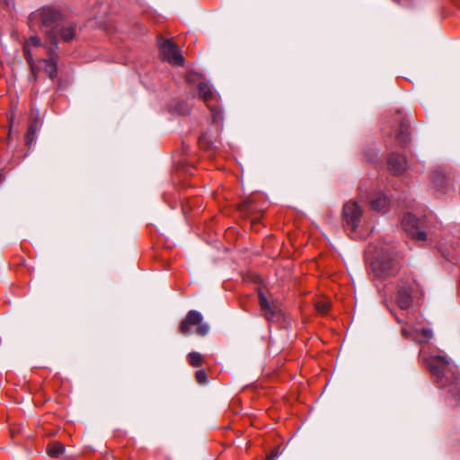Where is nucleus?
<instances>
[{
    "label": "nucleus",
    "mask_w": 460,
    "mask_h": 460,
    "mask_svg": "<svg viewBox=\"0 0 460 460\" xmlns=\"http://www.w3.org/2000/svg\"><path fill=\"white\" fill-rule=\"evenodd\" d=\"M423 358L438 386L446 390L458 405L460 403V376L456 367L445 355L430 354L424 356Z\"/></svg>",
    "instance_id": "1"
},
{
    "label": "nucleus",
    "mask_w": 460,
    "mask_h": 460,
    "mask_svg": "<svg viewBox=\"0 0 460 460\" xmlns=\"http://www.w3.org/2000/svg\"><path fill=\"white\" fill-rule=\"evenodd\" d=\"M41 31L52 43V47L58 49V36L65 41H70L75 34V24L64 19L60 12L45 8L41 12Z\"/></svg>",
    "instance_id": "2"
},
{
    "label": "nucleus",
    "mask_w": 460,
    "mask_h": 460,
    "mask_svg": "<svg viewBox=\"0 0 460 460\" xmlns=\"http://www.w3.org/2000/svg\"><path fill=\"white\" fill-rule=\"evenodd\" d=\"M363 209L355 201H348L343 206L342 219L344 226L350 232L352 238H358V229L361 226Z\"/></svg>",
    "instance_id": "3"
},
{
    "label": "nucleus",
    "mask_w": 460,
    "mask_h": 460,
    "mask_svg": "<svg viewBox=\"0 0 460 460\" xmlns=\"http://www.w3.org/2000/svg\"><path fill=\"white\" fill-rule=\"evenodd\" d=\"M402 226L417 242H426L428 239H431L430 233L425 231L428 227L426 219H420L408 213L402 219Z\"/></svg>",
    "instance_id": "4"
},
{
    "label": "nucleus",
    "mask_w": 460,
    "mask_h": 460,
    "mask_svg": "<svg viewBox=\"0 0 460 460\" xmlns=\"http://www.w3.org/2000/svg\"><path fill=\"white\" fill-rule=\"evenodd\" d=\"M180 331L183 335L195 332L199 336H205L209 331V326L203 322V316L199 312L190 310L181 323Z\"/></svg>",
    "instance_id": "5"
},
{
    "label": "nucleus",
    "mask_w": 460,
    "mask_h": 460,
    "mask_svg": "<svg viewBox=\"0 0 460 460\" xmlns=\"http://www.w3.org/2000/svg\"><path fill=\"white\" fill-rule=\"evenodd\" d=\"M372 269L377 278L385 279L399 271V264L394 258L383 254L376 258L372 263Z\"/></svg>",
    "instance_id": "6"
},
{
    "label": "nucleus",
    "mask_w": 460,
    "mask_h": 460,
    "mask_svg": "<svg viewBox=\"0 0 460 460\" xmlns=\"http://www.w3.org/2000/svg\"><path fill=\"white\" fill-rule=\"evenodd\" d=\"M416 286L417 284L415 281L410 277L401 278L399 282L396 284V302L401 309L406 310L411 306V295L414 292Z\"/></svg>",
    "instance_id": "7"
},
{
    "label": "nucleus",
    "mask_w": 460,
    "mask_h": 460,
    "mask_svg": "<svg viewBox=\"0 0 460 460\" xmlns=\"http://www.w3.org/2000/svg\"><path fill=\"white\" fill-rule=\"evenodd\" d=\"M160 52L164 59L174 66L183 64V57L178 47L170 40H163L160 42Z\"/></svg>",
    "instance_id": "8"
},
{
    "label": "nucleus",
    "mask_w": 460,
    "mask_h": 460,
    "mask_svg": "<svg viewBox=\"0 0 460 460\" xmlns=\"http://www.w3.org/2000/svg\"><path fill=\"white\" fill-rule=\"evenodd\" d=\"M402 333L404 337L411 338L419 343L426 342L432 337V331L430 329H420L417 326H414L410 330L403 327L402 329Z\"/></svg>",
    "instance_id": "9"
},
{
    "label": "nucleus",
    "mask_w": 460,
    "mask_h": 460,
    "mask_svg": "<svg viewBox=\"0 0 460 460\" xmlns=\"http://www.w3.org/2000/svg\"><path fill=\"white\" fill-rule=\"evenodd\" d=\"M260 305L268 321L273 322L279 320L280 313L275 305H271L263 293L259 294Z\"/></svg>",
    "instance_id": "10"
},
{
    "label": "nucleus",
    "mask_w": 460,
    "mask_h": 460,
    "mask_svg": "<svg viewBox=\"0 0 460 460\" xmlns=\"http://www.w3.org/2000/svg\"><path fill=\"white\" fill-rule=\"evenodd\" d=\"M408 166L405 157L399 154H392L388 159V169L394 174L402 173Z\"/></svg>",
    "instance_id": "11"
},
{
    "label": "nucleus",
    "mask_w": 460,
    "mask_h": 460,
    "mask_svg": "<svg viewBox=\"0 0 460 460\" xmlns=\"http://www.w3.org/2000/svg\"><path fill=\"white\" fill-rule=\"evenodd\" d=\"M55 48L49 47L48 49L49 58L45 59H40L45 64V72L49 75L50 79H54L57 77L58 69H57V57L58 55L55 52Z\"/></svg>",
    "instance_id": "12"
},
{
    "label": "nucleus",
    "mask_w": 460,
    "mask_h": 460,
    "mask_svg": "<svg viewBox=\"0 0 460 460\" xmlns=\"http://www.w3.org/2000/svg\"><path fill=\"white\" fill-rule=\"evenodd\" d=\"M39 46H40V40L38 37L33 36L28 40V41L25 43V45L23 47L26 59H27L28 63L30 64V66L33 73H35V64L33 61L32 52H31V47H39Z\"/></svg>",
    "instance_id": "13"
},
{
    "label": "nucleus",
    "mask_w": 460,
    "mask_h": 460,
    "mask_svg": "<svg viewBox=\"0 0 460 460\" xmlns=\"http://www.w3.org/2000/svg\"><path fill=\"white\" fill-rule=\"evenodd\" d=\"M199 94L208 106V104H211V101L216 99V93L213 87L205 82H200L199 84Z\"/></svg>",
    "instance_id": "14"
},
{
    "label": "nucleus",
    "mask_w": 460,
    "mask_h": 460,
    "mask_svg": "<svg viewBox=\"0 0 460 460\" xmlns=\"http://www.w3.org/2000/svg\"><path fill=\"white\" fill-rule=\"evenodd\" d=\"M389 202L388 198L384 193H378L376 197L370 199L371 208L378 212H385Z\"/></svg>",
    "instance_id": "15"
},
{
    "label": "nucleus",
    "mask_w": 460,
    "mask_h": 460,
    "mask_svg": "<svg viewBox=\"0 0 460 460\" xmlns=\"http://www.w3.org/2000/svg\"><path fill=\"white\" fill-rule=\"evenodd\" d=\"M409 121L402 119L400 122V128L397 132V138L402 143H406L409 140Z\"/></svg>",
    "instance_id": "16"
},
{
    "label": "nucleus",
    "mask_w": 460,
    "mask_h": 460,
    "mask_svg": "<svg viewBox=\"0 0 460 460\" xmlns=\"http://www.w3.org/2000/svg\"><path fill=\"white\" fill-rule=\"evenodd\" d=\"M65 447L62 443L54 441L48 446V454L52 457H59L63 455Z\"/></svg>",
    "instance_id": "17"
},
{
    "label": "nucleus",
    "mask_w": 460,
    "mask_h": 460,
    "mask_svg": "<svg viewBox=\"0 0 460 460\" xmlns=\"http://www.w3.org/2000/svg\"><path fill=\"white\" fill-rule=\"evenodd\" d=\"M38 130L37 122H32L28 128V132L25 137V141L28 146H31L36 137V132Z\"/></svg>",
    "instance_id": "18"
},
{
    "label": "nucleus",
    "mask_w": 460,
    "mask_h": 460,
    "mask_svg": "<svg viewBox=\"0 0 460 460\" xmlns=\"http://www.w3.org/2000/svg\"><path fill=\"white\" fill-rule=\"evenodd\" d=\"M188 361L192 367H199L203 362V357L199 352H190L188 354Z\"/></svg>",
    "instance_id": "19"
},
{
    "label": "nucleus",
    "mask_w": 460,
    "mask_h": 460,
    "mask_svg": "<svg viewBox=\"0 0 460 460\" xmlns=\"http://www.w3.org/2000/svg\"><path fill=\"white\" fill-rule=\"evenodd\" d=\"M210 110V112H211V116H212V119H213V122L215 123H220L222 121V112L221 111L215 107L214 105L212 104H208V106Z\"/></svg>",
    "instance_id": "20"
},
{
    "label": "nucleus",
    "mask_w": 460,
    "mask_h": 460,
    "mask_svg": "<svg viewBox=\"0 0 460 460\" xmlns=\"http://www.w3.org/2000/svg\"><path fill=\"white\" fill-rule=\"evenodd\" d=\"M316 310L321 314H326L330 308V303L325 300L318 301L315 304Z\"/></svg>",
    "instance_id": "21"
},
{
    "label": "nucleus",
    "mask_w": 460,
    "mask_h": 460,
    "mask_svg": "<svg viewBox=\"0 0 460 460\" xmlns=\"http://www.w3.org/2000/svg\"><path fill=\"white\" fill-rule=\"evenodd\" d=\"M196 380L200 385H205L208 383V376L205 370L200 369L196 372Z\"/></svg>",
    "instance_id": "22"
},
{
    "label": "nucleus",
    "mask_w": 460,
    "mask_h": 460,
    "mask_svg": "<svg viewBox=\"0 0 460 460\" xmlns=\"http://www.w3.org/2000/svg\"><path fill=\"white\" fill-rule=\"evenodd\" d=\"M3 2L8 9L14 7V0H3Z\"/></svg>",
    "instance_id": "23"
},
{
    "label": "nucleus",
    "mask_w": 460,
    "mask_h": 460,
    "mask_svg": "<svg viewBox=\"0 0 460 460\" xmlns=\"http://www.w3.org/2000/svg\"><path fill=\"white\" fill-rule=\"evenodd\" d=\"M279 456V450L278 449H275L272 451V453L270 454V456H269L268 460H276V458L278 457Z\"/></svg>",
    "instance_id": "24"
},
{
    "label": "nucleus",
    "mask_w": 460,
    "mask_h": 460,
    "mask_svg": "<svg viewBox=\"0 0 460 460\" xmlns=\"http://www.w3.org/2000/svg\"><path fill=\"white\" fill-rule=\"evenodd\" d=\"M187 79H188L189 81L192 80V79H191V75H190V74H189V75H188Z\"/></svg>",
    "instance_id": "25"
}]
</instances>
